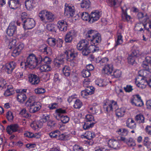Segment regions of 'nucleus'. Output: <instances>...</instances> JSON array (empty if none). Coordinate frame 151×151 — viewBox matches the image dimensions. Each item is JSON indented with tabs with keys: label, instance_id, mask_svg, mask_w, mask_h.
I'll list each match as a JSON object with an SVG mask.
<instances>
[{
	"label": "nucleus",
	"instance_id": "f257e3e1",
	"mask_svg": "<svg viewBox=\"0 0 151 151\" xmlns=\"http://www.w3.org/2000/svg\"><path fill=\"white\" fill-rule=\"evenodd\" d=\"M9 45L10 47V49H14L12 54V55L16 57L19 55L21 51L24 47V44L21 42H19L16 39H13L9 43Z\"/></svg>",
	"mask_w": 151,
	"mask_h": 151
},
{
	"label": "nucleus",
	"instance_id": "f03ea898",
	"mask_svg": "<svg viewBox=\"0 0 151 151\" xmlns=\"http://www.w3.org/2000/svg\"><path fill=\"white\" fill-rule=\"evenodd\" d=\"M36 97L34 96H30L25 103L27 106L29 107L30 113H35L39 111L41 108L39 102L35 101Z\"/></svg>",
	"mask_w": 151,
	"mask_h": 151
},
{
	"label": "nucleus",
	"instance_id": "7ed1b4c3",
	"mask_svg": "<svg viewBox=\"0 0 151 151\" xmlns=\"http://www.w3.org/2000/svg\"><path fill=\"white\" fill-rule=\"evenodd\" d=\"M42 61L41 58L36 57L35 55L32 54L29 55L27 58L26 62L27 66L29 69H33L39 65Z\"/></svg>",
	"mask_w": 151,
	"mask_h": 151
},
{
	"label": "nucleus",
	"instance_id": "20e7f679",
	"mask_svg": "<svg viewBox=\"0 0 151 151\" xmlns=\"http://www.w3.org/2000/svg\"><path fill=\"white\" fill-rule=\"evenodd\" d=\"M113 71V68L111 65H105L102 70L103 73L109 75L110 74L114 76L115 78H119L121 76V72L119 70H116L111 74Z\"/></svg>",
	"mask_w": 151,
	"mask_h": 151
},
{
	"label": "nucleus",
	"instance_id": "39448f33",
	"mask_svg": "<svg viewBox=\"0 0 151 151\" xmlns=\"http://www.w3.org/2000/svg\"><path fill=\"white\" fill-rule=\"evenodd\" d=\"M86 121L83 126V128L85 130H87L93 127L96 123L94 117L91 114H87L86 116Z\"/></svg>",
	"mask_w": 151,
	"mask_h": 151
},
{
	"label": "nucleus",
	"instance_id": "423d86ee",
	"mask_svg": "<svg viewBox=\"0 0 151 151\" xmlns=\"http://www.w3.org/2000/svg\"><path fill=\"white\" fill-rule=\"evenodd\" d=\"M131 103L133 105L140 107L144 105L143 102L139 94L134 95L131 98Z\"/></svg>",
	"mask_w": 151,
	"mask_h": 151
},
{
	"label": "nucleus",
	"instance_id": "0eeeda50",
	"mask_svg": "<svg viewBox=\"0 0 151 151\" xmlns=\"http://www.w3.org/2000/svg\"><path fill=\"white\" fill-rule=\"evenodd\" d=\"M101 15V12L98 10H94L92 11L90 14V18L89 20V23H92L98 21Z\"/></svg>",
	"mask_w": 151,
	"mask_h": 151
},
{
	"label": "nucleus",
	"instance_id": "6e6552de",
	"mask_svg": "<svg viewBox=\"0 0 151 151\" xmlns=\"http://www.w3.org/2000/svg\"><path fill=\"white\" fill-rule=\"evenodd\" d=\"M22 24L24 29H31L35 26V22L33 19L29 18L27 19L26 21H24Z\"/></svg>",
	"mask_w": 151,
	"mask_h": 151
},
{
	"label": "nucleus",
	"instance_id": "1a4fd4ad",
	"mask_svg": "<svg viewBox=\"0 0 151 151\" xmlns=\"http://www.w3.org/2000/svg\"><path fill=\"white\" fill-rule=\"evenodd\" d=\"M117 107L116 102L113 101H110V102H106V103H104L103 105L104 109L108 112L113 111L114 108Z\"/></svg>",
	"mask_w": 151,
	"mask_h": 151
},
{
	"label": "nucleus",
	"instance_id": "9d476101",
	"mask_svg": "<svg viewBox=\"0 0 151 151\" xmlns=\"http://www.w3.org/2000/svg\"><path fill=\"white\" fill-rule=\"evenodd\" d=\"M65 54L67 55L66 60L69 61H73L75 59L78 55V52L73 50H69L68 51L66 50Z\"/></svg>",
	"mask_w": 151,
	"mask_h": 151
},
{
	"label": "nucleus",
	"instance_id": "9b49d317",
	"mask_svg": "<svg viewBox=\"0 0 151 151\" xmlns=\"http://www.w3.org/2000/svg\"><path fill=\"white\" fill-rule=\"evenodd\" d=\"M66 8L65 9V13L66 14H69L70 16L71 17H76L75 14V10L74 7L73 6H72L69 4H66L65 5Z\"/></svg>",
	"mask_w": 151,
	"mask_h": 151
},
{
	"label": "nucleus",
	"instance_id": "f8f14e48",
	"mask_svg": "<svg viewBox=\"0 0 151 151\" xmlns=\"http://www.w3.org/2000/svg\"><path fill=\"white\" fill-rule=\"evenodd\" d=\"M77 35V32L75 30H71L68 32L65 37V41L66 42H71L73 39Z\"/></svg>",
	"mask_w": 151,
	"mask_h": 151
},
{
	"label": "nucleus",
	"instance_id": "ddd939ff",
	"mask_svg": "<svg viewBox=\"0 0 151 151\" xmlns=\"http://www.w3.org/2000/svg\"><path fill=\"white\" fill-rule=\"evenodd\" d=\"M16 64L13 61L9 63H6L3 67L4 68L5 71L8 74H11L15 68Z\"/></svg>",
	"mask_w": 151,
	"mask_h": 151
},
{
	"label": "nucleus",
	"instance_id": "4468645a",
	"mask_svg": "<svg viewBox=\"0 0 151 151\" xmlns=\"http://www.w3.org/2000/svg\"><path fill=\"white\" fill-rule=\"evenodd\" d=\"M142 65L145 70L149 71L151 70V57L147 56Z\"/></svg>",
	"mask_w": 151,
	"mask_h": 151
},
{
	"label": "nucleus",
	"instance_id": "2eb2a0df",
	"mask_svg": "<svg viewBox=\"0 0 151 151\" xmlns=\"http://www.w3.org/2000/svg\"><path fill=\"white\" fill-rule=\"evenodd\" d=\"M19 129V127L18 124H12L7 127L6 130L8 134H11L13 132L18 131Z\"/></svg>",
	"mask_w": 151,
	"mask_h": 151
},
{
	"label": "nucleus",
	"instance_id": "dca6fc26",
	"mask_svg": "<svg viewBox=\"0 0 151 151\" xmlns=\"http://www.w3.org/2000/svg\"><path fill=\"white\" fill-rule=\"evenodd\" d=\"M28 78L29 81L32 85L37 84L40 81L38 76L34 74L29 75Z\"/></svg>",
	"mask_w": 151,
	"mask_h": 151
},
{
	"label": "nucleus",
	"instance_id": "f3484780",
	"mask_svg": "<svg viewBox=\"0 0 151 151\" xmlns=\"http://www.w3.org/2000/svg\"><path fill=\"white\" fill-rule=\"evenodd\" d=\"M17 27L13 23L10 24L7 29L6 33L9 36H12L16 32Z\"/></svg>",
	"mask_w": 151,
	"mask_h": 151
},
{
	"label": "nucleus",
	"instance_id": "a211bd4d",
	"mask_svg": "<svg viewBox=\"0 0 151 151\" xmlns=\"http://www.w3.org/2000/svg\"><path fill=\"white\" fill-rule=\"evenodd\" d=\"M88 40H90L94 44L96 43H99L101 40V38L100 34L98 32L96 33L95 35L93 36V37L88 39Z\"/></svg>",
	"mask_w": 151,
	"mask_h": 151
},
{
	"label": "nucleus",
	"instance_id": "6ab92c4d",
	"mask_svg": "<svg viewBox=\"0 0 151 151\" xmlns=\"http://www.w3.org/2000/svg\"><path fill=\"white\" fill-rule=\"evenodd\" d=\"M19 0H10L8 2L9 7L13 9H17L19 6Z\"/></svg>",
	"mask_w": 151,
	"mask_h": 151
},
{
	"label": "nucleus",
	"instance_id": "aec40b11",
	"mask_svg": "<svg viewBox=\"0 0 151 151\" xmlns=\"http://www.w3.org/2000/svg\"><path fill=\"white\" fill-rule=\"evenodd\" d=\"M109 146L114 149H117L119 147L118 141L115 139H110L108 142Z\"/></svg>",
	"mask_w": 151,
	"mask_h": 151
},
{
	"label": "nucleus",
	"instance_id": "412c9836",
	"mask_svg": "<svg viewBox=\"0 0 151 151\" xmlns=\"http://www.w3.org/2000/svg\"><path fill=\"white\" fill-rule=\"evenodd\" d=\"M77 16L78 17H81L82 19L85 21H88L89 22V20L90 18V14L86 12L79 13L77 14Z\"/></svg>",
	"mask_w": 151,
	"mask_h": 151
},
{
	"label": "nucleus",
	"instance_id": "4be33fe9",
	"mask_svg": "<svg viewBox=\"0 0 151 151\" xmlns=\"http://www.w3.org/2000/svg\"><path fill=\"white\" fill-rule=\"evenodd\" d=\"M147 24H144L142 23L141 22L137 23L135 26V30L136 31L141 32L143 30V29L142 28L143 27L147 31H149V28H147L146 27Z\"/></svg>",
	"mask_w": 151,
	"mask_h": 151
},
{
	"label": "nucleus",
	"instance_id": "5701e85b",
	"mask_svg": "<svg viewBox=\"0 0 151 151\" xmlns=\"http://www.w3.org/2000/svg\"><path fill=\"white\" fill-rule=\"evenodd\" d=\"M123 12V14L122 15V20L124 21H128L131 18L130 16L127 15L126 12V10L127 9L126 6L121 7Z\"/></svg>",
	"mask_w": 151,
	"mask_h": 151
},
{
	"label": "nucleus",
	"instance_id": "b1692460",
	"mask_svg": "<svg viewBox=\"0 0 151 151\" xmlns=\"http://www.w3.org/2000/svg\"><path fill=\"white\" fill-rule=\"evenodd\" d=\"M27 97L26 94L22 92H19L17 95V100L20 103L22 104L26 100Z\"/></svg>",
	"mask_w": 151,
	"mask_h": 151
},
{
	"label": "nucleus",
	"instance_id": "393cba45",
	"mask_svg": "<svg viewBox=\"0 0 151 151\" xmlns=\"http://www.w3.org/2000/svg\"><path fill=\"white\" fill-rule=\"evenodd\" d=\"M88 43L85 40H82L79 42L77 45L78 49L79 50H81L83 48L88 47Z\"/></svg>",
	"mask_w": 151,
	"mask_h": 151
},
{
	"label": "nucleus",
	"instance_id": "a878e982",
	"mask_svg": "<svg viewBox=\"0 0 151 151\" xmlns=\"http://www.w3.org/2000/svg\"><path fill=\"white\" fill-rule=\"evenodd\" d=\"M126 126L132 129H135L136 127V123L134 120L132 118H129L127 121Z\"/></svg>",
	"mask_w": 151,
	"mask_h": 151
},
{
	"label": "nucleus",
	"instance_id": "bb28decb",
	"mask_svg": "<svg viewBox=\"0 0 151 151\" xmlns=\"http://www.w3.org/2000/svg\"><path fill=\"white\" fill-rule=\"evenodd\" d=\"M137 17L139 19H140L142 18H144L143 22H146L149 19V17L147 13L142 12H139L137 14Z\"/></svg>",
	"mask_w": 151,
	"mask_h": 151
},
{
	"label": "nucleus",
	"instance_id": "cd10ccee",
	"mask_svg": "<svg viewBox=\"0 0 151 151\" xmlns=\"http://www.w3.org/2000/svg\"><path fill=\"white\" fill-rule=\"evenodd\" d=\"M45 19L49 22H52L54 21V15L51 12L45 11Z\"/></svg>",
	"mask_w": 151,
	"mask_h": 151
},
{
	"label": "nucleus",
	"instance_id": "c85d7f7f",
	"mask_svg": "<svg viewBox=\"0 0 151 151\" xmlns=\"http://www.w3.org/2000/svg\"><path fill=\"white\" fill-rule=\"evenodd\" d=\"M91 2L88 0H83L81 3V6L82 8L88 9L91 7Z\"/></svg>",
	"mask_w": 151,
	"mask_h": 151
},
{
	"label": "nucleus",
	"instance_id": "c756f323",
	"mask_svg": "<svg viewBox=\"0 0 151 151\" xmlns=\"http://www.w3.org/2000/svg\"><path fill=\"white\" fill-rule=\"evenodd\" d=\"M40 70L41 72L49 71L51 70V66L48 64H43L40 65Z\"/></svg>",
	"mask_w": 151,
	"mask_h": 151
},
{
	"label": "nucleus",
	"instance_id": "7c9ffc66",
	"mask_svg": "<svg viewBox=\"0 0 151 151\" xmlns=\"http://www.w3.org/2000/svg\"><path fill=\"white\" fill-rule=\"evenodd\" d=\"M39 57L41 58L42 59V61L40 63V65L43 64V62L48 65L50 64L51 62V59L48 57L45 56L44 58H43L41 55H40L39 56Z\"/></svg>",
	"mask_w": 151,
	"mask_h": 151
},
{
	"label": "nucleus",
	"instance_id": "2f4dec72",
	"mask_svg": "<svg viewBox=\"0 0 151 151\" xmlns=\"http://www.w3.org/2000/svg\"><path fill=\"white\" fill-rule=\"evenodd\" d=\"M142 78L141 79V82H138L137 83V79H135V83L136 84L137 86L140 88L143 89L145 88L146 86L147 85V83H145V81L144 80L142 81Z\"/></svg>",
	"mask_w": 151,
	"mask_h": 151
},
{
	"label": "nucleus",
	"instance_id": "473e14b6",
	"mask_svg": "<svg viewBox=\"0 0 151 151\" xmlns=\"http://www.w3.org/2000/svg\"><path fill=\"white\" fill-rule=\"evenodd\" d=\"M135 119L139 123H143L144 122L145 118L143 115L139 114L136 116Z\"/></svg>",
	"mask_w": 151,
	"mask_h": 151
},
{
	"label": "nucleus",
	"instance_id": "72a5a7b5",
	"mask_svg": "<svg viewBox=\"0 0 151 151\" xmlns=\"http://www.w3.org/2000/svg\"><path fill=\"white\" fill-rule=\"evenodd\" d=\"M125 112L123 109H117L116 110V114L118 117H122L124 115Z\"/></svg>",
	"mask_w": 151,
	"mask_h": 151
},
{
	"label": "nucleus",
	"instance_id": "f704fd0d",
	"mask_svg": "<svg viewBox=\"0 0 151 151\" xmlns=\"http://www.w3.org/2000/svg\"><path fill=\"white\" fill-rule=\"evenodd\" d=\"M108 4L109 6L116 7L119 5L118 0H109Z\"/></svg>",
	"mask_w": 151,
	"mask_h": 151
},
{
	"label": "nucleus",
	"instance_id": "c9c22d12",
	"mask_svg": "<svg viewBox=\"0 0 151 151\" xmlns=\"http://www.w3.org/2000/svg\"><path fill=\"white\" fill-rule=\"evenodd\" d=\"M98 33L97 31L93 30H90L88 31L86 35V37L87 38H91L93 36Z\"/></svg>",
	"mask_w": 151,
	"mask_h": 151
},
{
	"label": "nucleus",
	"instance_id": "e433bc0d",
	"mask_svg": "<svg viewBox=\"0 0 151 151\" xmlns=\"http://www.w3.org/2000/svg\"><path fill=\"white\" fill-rule=\"evenodd\" d=\"M135 57L129 55L128 58V63L132 65L135 66L136 65V63L135 61Z\"/></svg>",
	"mask_w": 151,
	"mask_h": 151
},
{
	"label": "nucleus",
	"instance_id": "4c0bfd02",
	"mask_svg": "<svg viewBox=\"0 0 151 151\" xmlns=\"http://www.w3.org/2000/svg\"><path fill=\"white\" fill-rule=\"evenodd\" d=\"M49 49L50 48L48 47L46 45H43L39 48V50L40 52L44 53L45 54H48L47 50Z\"/></svg>",
	"mask_w": 151,
	"mask_h": 151
},
{
	"label": "nucleus",
	"instance_id": "58836bf2",
	"mask_svg": "<svg viewBox=\"0 0 151 151\" xmlns=\"http://www.w3.org/2000/svg\"><path fill=\"white\" fill-rule=\"evenodd\" d=\"M48 44L51 46L54 47L57 42L56 39L53 38H50L47 40Z\"/></svg>",
	"mask_w": 151,
	"mask_h": 151
},
{
	"label": "nucleus",
	"instance_id": "ea45409f",
	"mask_svg": "<svg viewBox=\"0 0 151 151\" xmlns=\"http://www.w3.org/2000/svg\"><path fill=\"white\" fill-rule=\"evenodd\" d=\"M59 117H60L61 121L63 123L65 124L68 122L69 120V118L67 116L61 115L59 114Z\"/></svg>",
	"mask_w": 151,
	"mask_h": 151
},
{
	"label": "nucleus",
	"instance_id": "a19ab883",
	"mask_svg": "<svg viewBox=\"0 0 151 151\" xmlns=\"http://www.w3.org/2000/svg\"><path fill=\"white\" fill-rule=\"evenodd\" d=\"M85 134H86V136L85 137L89 140L91 139L92 138L94 137L95 136L94 133L91 131L86 132Z\"/></svg>",
	"mask_w": 151,
	"mask_h": 151
},
{
	"label": "nucleus",
	"instance_id": "79ce46f5",
	"mask_svg": "<svg viewBox=\"0 0 151 151\" xmlns=\"http://www.w3.org/2000/svg\"><path fill=\"white\" fill-rule=\"evenodd\" d=\"M126 143L129 147H133L136 145L134 140L132 138L127 139Z\"/></svg>",
	"mask_w": 151,
	"mask_h": 151
},
{
	"label": "nucleus",
	"instance_id": "37998d69",
	"mask_svg": "<svg viewBox=\"0 0 151 151\" xmlns=\"http://www.w3.org/2000/svg\"><path fill=\"white\" fill-rule=\"evenodd\" d=\"M25 6L27 10H30L33 7V5L31 3V1L29 0H25Z\"/></svg>",
	"mask_w": 151,
	"mask_h": 151
},
{
	"label": "nucleus",
	"instance_id": "c03bdc74",
	"mask_svg": "<svg viewBox=\"0 0 151 151\" xmlns=\"http://www.w3.org/2000/svg\"><path fill=\"white\" fill-rule=\"evenodd\" d=\"M60 132L58 130H56L52 131L50 133L49 135L51 138H56L59 134Z\"/></svg>",
	"mask_w": 151,
	"mask_h": 151
},
{
	"label": "nucleus",
	"instance_id": "a18cd8bd",
	"mask_svg": "<svg viewBox=\"0 0 151 151\" xmlns=\"http://www.w3.org/2000/svg\"><path fill=\"white\" fill-rule=\"evenodd\" d=\"M90 46L86 47L82 50V54L83 55H88L91 52V50L89 49Z\"/></svg>",
	"mask_w": 151,
	"mask_h": 151
},
{
	"label": "nucleus",
	"instance_id": "49530a36",
	"mask_svg": "<svg viewBox=\"0 0 151 151\" xmlns=\"http://www.w3.org/2000/svg\"><path fill=\"white\" fill-rule=\"evenodd\" d=\"M117 132L119 134L123 136H126L128 133L127 130L125 129H120L117 131Z\"/></svg>",
	"mask_w": 151,
	"mask_h": 151
},
{
	"label": "nucleus",
	"instance_id": "de8ad7c7",
	"mask_svg": "<svg viewBox=\"0 0 151 151\" xmlns=\"http://www.w3.org/2000/svg\"><path fill=\"white\" fill-rule=\"evenodd\" d=\"M27 13L25 12H23L21 14V20L22 23L24 22V21H26L27 19L29 18H28Z\"/></svg>",
	"mask_w": 151,
	"mask_h": 151
},
{
	"label": "nucleus",
	"instance_id": "09e8293b",
	"mask_svg": "<svg viewBox=\"0 0 151 151\" xmlns=\"http://www.w3.org/2000/svg\"><path fill=\"white\" fill-rule=\"evenodd\" d=\"M82 105V102L79 99H77L75 101L73 106L75 108L79 109L81 107Z\"/></svg>",
	"mask_w": 151,
	"mask_h": 151
},
{
	"label": "nucleus",
	"instance_id": "8fccbe9b",
	"mask_svg": "<svg viewBox=\"0 0 151 151\" xmlns=\"http://www.w3.org/2000/svg\"><path fill=\"white\" fill-rule=\"evenodd\" d=\"M45 10L41 11L39 14V16L42 21L43 22H46L45 20V17H44L45 16Z\"/></svg>",
	"mask_w": 151,
	"mask_h": 151
},
{
	"label": "nucleus",
	"instance_id": "3c124183",
	"mask_svg": "<svg viewBox=\"0 0 151 151\" xmlns=\"http://www.w3.org/2000/svg\"><path fill=\"white\" fill-rule=\"evenodd\" d=\"M56 124V123L54 121L49 120L47 122V126L50 129L53 128Z\"/></svg>",
	"mask_w": 151,
	"mask_h": 151
},
{
	"label": "nucleus",
	"instance_id": "603ef678",
	"mask_svg": "<svg viewBox=\"0 0 151 151\" xmlns=\"http://www.w3.org/2000/svg\"><path fill=\"white\" fill-rule=\"evenodd\" d=\"M55 25L52 24H47L46 26L47 29L51 32L55 31Z\"/></svg>",
	"mask_w": 151,
	"mask_h": 151
},
{
	"label": "nucleus",
	"instance_id": "864d4df0",
	"mask_svg": "<svg viewBox=\"0 0 151 151\" xmlns=\"http://www.w3.org/2000/svg\"><path fill=\"white\" fill-rule=\"evenodd\" d=\"M83 77L84 78L89 77L91 75L90 71L86 69H84L82 72Z\"/></svg>",
	"mask_w": 151,
	"mask_h": 151
},
{
	"label": "nucleus",
	"instance_id": "5fc2aeb1",
	"mask_svg": "<svg viewBox=\"0 0 151 151\" xmlns=\"http://www.w3.org/2000/svg\"><path fill=\"white\" fill-rule=\"evenodd\" d=\"M6 117L8 120L10 121H12L14 117L12 113L10 111L7 112Z\"/></svg>",
	"mask_w": 151,
	"mask_h": 151
},
{
	"label": "nucleus",
	"instance_id": "6e6d98bb",
	"mask_svg": "<svg viewBox=\"0 0 151 151\" xmlns=\"http://www.w3.org/2000/svg\"><path fill=\"white\" fill-rule=\"evenodd\" d=\"M55 113L57 114V115L59 116V114L61 115H63L61 114L66 113V111L65 110L61 108H59L56 109L55 110Z\"/></svg>",
	"mask_w": 151,
	"mask_h": 151
},
{
	"label": "nucleus",
	"instance_id": "4d7b16f0",
	"mask_svg": "<svg viewBox=\"0 0 151 151\" xmlns=\"http://www.w3.org/2000/svg\"><path fill=\"white\" fill-rule=\"evenodd\" d=\"M85 89L90 95H91L93 93L95 88L92 86H89L87 87Z\"/></svg>",
	"mask_w": 151,
	"mask_h": 151
},
{
	"label": "nucleus",
	"instance_id": "13d9d810",
	"mask_svg": "<svg viewBox=\"0 0 151 151\" xmlns=\"http://www.w3.org/2000/svg\"><path fill=\"white\" fill-rule=\"evenodd\" d=\"M35 91L36 93L39 94L45 93V90L43 88H38L35 89Z\"/></svg>",
	"mask_w": 151,
	"mask_h": 151
},
{
	"label": "nucleus",
	"instance_id": "bf43d9fd",
	"mask_svg": "<svg viewBox=\"0 0 151 151\" xmlns=\"http://www.w3.org/2000/svg\"><path fill=\"white\" fill-rule=\"evenodd\" d=\"M73 150V151H84L82 147L76 145L74 146Z\"/></svg>",
	"mask_w": 151,
	"mask_h": 151
},
{
	"label": "nucleus",
	"instance_id": "052dcab7",
	"mask_svg": "<svg viewBox=\"0 0 151 151\" xmlns=\"http://www.w3.org/2000/svg\"><path fill=\"white\" fill-rule=\"evenodd\" d=\"M50 116L49 115H43L42 116V119L41 120L43 122H47L50 120Z\"/></svg>",
	"mask_w": 151,
	"mask_h": 151
},
{
	"label": "nucleus",
	"instance_id": "680f3d73",
	"mask_svg": "<svg viewBox=\"0 0 151 151\" xmlns=\"http://www.w3.org/2000/svg\"><path fill=\"white\" fill-rule=\"evenodd\" d=\"M48 107L50 109H53L57 108L58 107V104L57 103H52L49 104Z\"/></svg>",
	"mask_w": 151,
	"mask_h": 151
},
{
	"label": "nucleus",
	"instance_id": "e2e57ef3",
	"mask_svg": "<svg viewBox=\"0 0 151 151\" xmlns=\"http://www.w3.org/2000/svg\"><path fill=\"white\" fill-rule=\"evenodd\" d=\"M67 135H65L64 134H62L58 135V139L61 140H64L67 139Z\"/></svg>",
	"mask_w": 151,
	"mask_h": 151
},
{
	"label": "nucleus",
	"instance_id": "0e129e2a",
	"mask_svg": "<svg viewBox=\"0 0 151 151\" xmlns=\"http://www.w3.org/2000/svg\"><path fill=\"white\" fill-rule=\"evenodd\" d=\"M67 25H58V27L59 29L61 31H66L67 30Z\"/></svg>",
	"mask_w": 151,
	"mask_h": 151
},
{
	"label": "nucleus",
	"instance_id": "69168bd1",
	"mask_svg": "<svg viewBox=\"0 0 151 151\" xmlns=\"http://www.w3.org/2000/svg\"><path fill=\"white\" fill-rule=\"evenodd\" d=\"M122 36L121 35H119L118 36L117 40L116 42V45H116L122 44L123 42L122 40Z\"/></svg>",
	"mask_w": 151,
	"mask_h": 151
},
{
	"label": "nucleus",
	"instance_id": "338daca9",
	"mask_svg": "<svg viewBox=\"0 0 151 151\" xmlns=\"http://www.w3.org/2000/svg\"><path fill=\"white\" fill-rule=\"evenodd\" d=\"M124 89L126 92H129L133 90L132 86L131 85H127L126 87L124 88Z\"/></svg>",
	"mask_w": 151,
	"mask_h": 151
},
{
	"label": "nucleus",
	"instance_id": "774afa93",
	"mask_svg": "<svg viewBox=\"0 0 151 151\" xmlns=\"http://www.w3.org/2000/svg\"><path fill=\"white\" fill-rule=\"evenodd\" d=\"M108 60V59L107 58H105L101 59V60H99L98 63L100 65H104V64L107 62Z\"/></svg>",
	"mask_w": 151,
	"mask_h": 151
}]
</instances>
